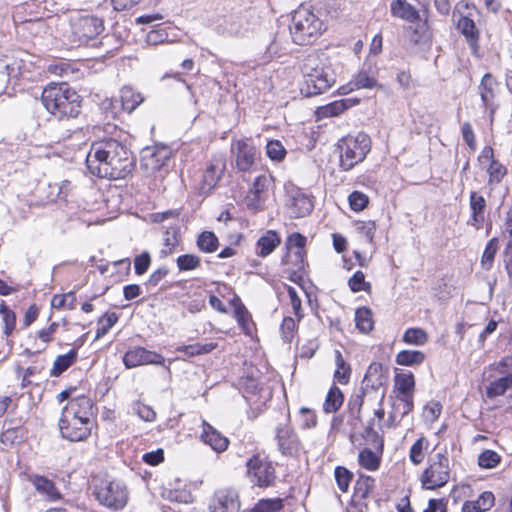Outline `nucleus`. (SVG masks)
Listing matches in <instances>:
<instances>
[{
    "label": "nucleus",
    "mask_w": 512,
    "mask_h": 512,
    "mask_svg": "<svg viewBox=\"0 0 512 512\" xmlns=\"http://www.w3.org/2000/svg\"><path fill=\"white\" fill-rule=\"evenodd\" d=\"M70 143L66 148L77 149L76 160H85L92 175L107 179H123L131 173L134 159L131 152L120 141L107 138L94 142L86 152L88 141L83 129L68 136Z\"/></svg>",
    "instance_id": "nucleus-1"
},
{
    "label": "nucleus",
    "mask_w": 512,
    "mask_h": 512,
    "mask_svg": "<svg viewBox=\"0 0 512 512\" xmlns=\"http://www.w3.org/2000/svg\"><path fill=\"white\" fill-rule=\"evenodd\" d=\"M73 388L66 389V412L72 413V418L66 419V429L69 432L66 439L69 441H83L91 433L92 421L91 408L92 404L88 397L79 396L76 399H70V391Z\"/></svg>",
    "instance_id": "nucleus-2"
},
{
    "label": "nucleus",
    "mask_w": 512,
    "mask_h": 512,
    "mask_svg": "<svg viewBox=\"0 0 512 512\" xmlns=\"http://www.w3.org/2000/svg\"><path fill=\"white\" fill-rule=\"evenodd\" d=\"M325 30L324 22L310 8L301 5L292 13L289 31L295 44H312Z\"/></svg>",
    "instance_id": "nucleus-3"
},
{
    "label": "nucleus",
    "mask_w": 512,
    "mask_h": 512,
    "mask_svg": "<svg viewBox=\"0 0 512 512\" xmlns=\"http://www.w3.org/2000/svg\"><path fill=\"white\" fill-rule=\"evenodd\" d=\"M304 87L307 96H315L328 90L335 83V75L331 67L317 55H308L302 67Z\"/></svg>",
    "instance_id": "nucleus-4"
},
{
    "label": "nucleus",
    "mask_w": 512,
    "mask_h": 512,
    "mask_svg": "<svg viewBox=\"0 0 512 512\" xmlns=\"http://www.w3.org/2000/svg\"><path fill=\"white\" fill-rule=\"evenodd\" d=\"M340 151V167L349 171L362 162L371 149L370 137L365 133L342 138L338 143Z\"/></svg>",
    "instance_id": "nucleus-5"
},
{
    "label": "nucleus",
    "mask_w": 512,
    "mask_h": 512,
    "mask_svg": "<svg viewBox=\"0 0 512 512\" xmlns=\"http://www.w3.org/2000/svg\"><path fill=\"white\" fill-rule=\"evenodd\" d=\"M93 494L101 505L113 510L123 509L128 501L127 488L119 480L95 478Z\"/></svg>",
    "instance_id": "nucleus-6"
},
{
    "label": "nucleus",
    "mask_w": 512,
    "mask_h": 512,
    "mask_svg": "<svg viewBox=\"0 0 512 512\" xmlns=\"http://www.w3.org/2000/svg\"><path fill=\"white\" fill-rule=\"evenodd\" d=\"M71 48L87 44L89 40L97 37L104 29L101 19L88 15L75 13L70 17Z\"/></svg>",
    "instance_id": "nucleus-7"
},
{
    "label": "nucleus",
    "mask_w": 512,
    "mask_h": 512,
    "mask_svg": "<svg viewBox=\"0 0 512 512\" xmlns=\"http://www.w3.org/2000/svg\"><path fill=\"white\" fill-rule=\"evenodd\" d=\"M450 479L449 458L441 453L436 454L429 460L428 467L420 477L422 487L427 490H434L445 486Z\"/></svg>",
    "instance_id": "nucleus-8"
},
{
    "label": "nucleus",
    "mask_w": 512,
    "mask_h": 512,
    "mask_svg": "<svg viewBox=\"0 0 512 512\" xmlns=\"http://www.w3.org/2000/svg\"><path fill=\"white\" fill-rule=\"evenodd\" d=\"M247 473L251 482L259 487H269L275 480V469L272 463L259 455H254L248 460Z\"/></svg>",
    "instance_id": "nucleus-9"
},
{
    "label": "nucleus",
    "mask_w": 512,
    "mask_h": 512,
    "mask_svg": "<svg viewBox=\"0 0 512 512\" xmlns=\"http://www.w3.org/2000/svg\"><path fill=\"white\" fill-rule=\"evenodd\" d=\"M231 152L235 156L237 168L243 172L252 169L258 154L256 147L250 139L233 141Z\"/></svg>",
    "instance_id": "nucleus-10"
},
{
    "label": "nucleus",
    "mask_w": 512,
    "mask_h": 512,
    "mask_svg": "<svg viewBox=\"0 0 512 512\" xmlns=\"http://www.w3.org/2000/svg\"><path fill=\"white\" fill-rule=\"evenodd\" d=\"M210 512H239L238 492L233 488H220L215 491L209 504Z\"/></svg>",
    "instance_id": "nucleus-11"
},
{
    "label": "nucleus",
    "mask_w": 512,
    "mask_h": 512,
    "mask_svg": "<svg viewBox=\"0 0 512 512\" xmlns=\"http://www.w3.org/2000/svg\"><path fill=\"white\" fill-rule=\"evenodd\" d=\"M269 184L270 178L265 174H261L254 179L245 197V204L248 209L258 211L263 208Z\"/></svg>",
    "instance_id": "nucleus-12"
},
{
    "label": "nucleus",
    "mask_w": 512,
    "mask_h": 512,
    "mask_svg": "<svg viewBox=\"0 0 512 512\" xmlns=\"http://www.w3.org/2000/svg\"><path fill=\"white\" fill-rule=\"evenodd\" d=\"M123 362L127 368H134L147 364L164 365L165 358L157 352L136 347L125 353Z\"/></svg>",
    "instance_id": "nucleus-13"
},
{
    "label": "nucleus",
    "mask_w": 512,
    "mask_h": 512,
    "mask_svg": "<svg viewBox=\"0 0 512 512\" xmlns=\"http://www.w3.org/2000/svg\"><path fill=\"white\" fill-rule=\"evenodd\" d=\"M171 152L166 147L145 148L141 157V168L147 173H154L163 168L170 160Z\"/></svg>",
    "instance_id": "nucleus-14"
},
{
    "label": "nucleus",
    "mask_w": 512,
    "mask_h": 512,
    "mask_svg": "<svg viewBox=\"0 0 512 512\" xmlns=\"http://www.w3.org/2000/svg\"><path fill=\"white\" fill-rule=\"evenodd\" d=\"M42 103L44 107L53 115H57L61 120L64 116V92L61 84L51 83L42 92Z\"/></svg>",
    "instance_id": "nucleus-15"
},
{
    "label": "nucleus",
    "mask_w": 512,
    "mask_h": 512,
    "mask_svg": "<svg viewBox=\"0 0 512 512\" xmlns=\"http://www.w3.org/2000/svg\"><path fill=\"white\" fill-rule=\"evenodd\" d=\"M279 451L285 456H294L300 446L296 433L288 425L279 424L276 427V436Z\"/></svg>",
    "instance_id": "nucleus-16"
},
{
    "label": "nucleus",
    "mask_w": 512,
    "mask_h": 512,
    "mask_svg": "<svg viewBox=\"0 0 512 512\" xmlns=\"http://www.w3.org/2000/svg\"><path fill=\"white\" fill-rule=\"evenodd\" d=\"M497 88L498 82L490 73H486L482 77V80L478 86L482 104L484 108L490 110L491 115H493L496 110L494 99L496 97Z\"/></svg>",
    "instance_id": "nucleus-17"
},
{
    "label": "nucleus",
    "mask_w": 512,
    "mask_h": 512,
    "mask_svg": "<svg viewBox=\"0 0 512 512\" xmlns=\"http://www.w3.org/2000/svg\"><path fill=\"white\" fill-rule=\"evenodd\" d=\"M202 427L203 431L201 434V439L204 443L209 445L214 451L218 453L223 452L228 448L229 440L227 437L223 436L206 421H203Z\"/></svg>",
    "instance_id": "nucleus-18"
},
{
    "label": "nucleus",
    "mask_w": 512,
    "mask_h": 512,
    "mask_svg": "<svg viewBox=\"0 0 512 512\" xmlns=\"http://www.w3.org/2000/svg\"><path fill=\"white\" fill-rule=\"evenodd\" d=\"M289 207L293 217L301 218L312 212L313 203L307 195L298 190L291 195Z\"/></svg>",
    "instance_id": "nucleus-19"
},
{
    "label": "nucleus",
    "mask_w": 512,
    "mask_h": 512,
    "mask_svg": "<svg viewBox=\"0 0 512 512\" xmlns=\"http://www.w3.org/2000/svg\"><path fill=\"white\" fill-rule=\"evenodd\" d=\"M394 388L397 392L396 398H413L415 380L411 372L397 373L394 379Z\"/></svg>",
    "instance_id": "nucleus-20"
},
{
    "label": "nucleus",
    "mask_w": 512,
    "mask_h": 512,
    "mask_svg": "<svg viewBox=\"0 0 512 512\" xmlns=\"http://www.w3.org/2000/svg\"><path fill=\"white\" fill-rule=\"evenodd\" d=\"M385 381L382 364L373 362L368 366L362 384L365 386V390L371 388L377 391Z\"/></svg>",
    "instance_id": "nucleus-21"
},
{
    "label": "nucleus",
    "mask_w": 512,
    "mask_h": 512,
    "mask_svg": "<svg viewBox=\"0 0 512 512\" xmlns=\"http://www.w3.org/2000/svg\"><path fill=\"white\" fill-rule=\"evenodd\" d=\"M486 201L483 196L478 195L476 192L470 194V208L472 211L471 220L468 222L476 229H480L484 222V210Z\"/></svg>",
    "instance_id": "nucleus-22"
},
{
    "label": "nucleus",
    "mask_w": 512,
    "mask_h": 512,
    "mask_svg": "<svg viewBox=\"0 0 512 512\" xmlns=\"http://www.w3.org/2000/svg\"><path fill=\"white\" fill-rule=\"evenodd\" d=\"M281 243L280 236L274 230L266 231L257 241V255L266 257Z\"/></svg>",
    "instance_id": "nucleus-23"
},
{
    "label": "nucleus",
    "mask_w": 512,
    "mask_h": 512,
    "mask_svg": "<svg viewBox=\"0 0 512 512\" xmlns=\"http://www.w3.org/2000/svg\"><path fill=\"white\" fill-rule=\"evenodd\" d=\"M494 495L490 491L483 492L476 500L466 501L462 506V512H485L494 505Z\"/></svg>",
    "instance_id": "nucleus-24"
},
{
    "label": "nucleus",
    "mask_w": 512,
    "mask_h": 512,
    "mask_svg": "<svg viewBox=\"0 0 512 512\" xmlns=\"http://www.w3.org/2000/svg\"><path fill=\"white\" fill-rule=\"evenodd\" d=\"M457 27L460 30V32L466 37L470 48L472 49L473 53H475L478 47L477 44L479 33L474 21L466 16H462L458 20Z\"/></svg>",
    "instance_id": "nucleus-25"
},
{
    "label": "nucleus",
    "mask_w": 512,
    "mask_h": 512,
    "mask_svg": "<svg viewBox=\"0 0 512 512\" xmlns=\"http://www.w3.org/2000/svg\"><path fill=\"white\" fill-rule=\"evenodd\" d=\"M391 13L409 22H413L419 18L417 9L406 0H393L391 3Z\"/></svg>",
    "instance_id": "nucleus-26"
},
{
    "label": "nucleus",
    "mask_w": 512,
    "mask_h": 512,
    "mask_svg": "<svg viewBox=\"0 0 512 512\" xmlns=\"http://www.w3.org/2000/svg\"><path fill=\"white\" fill-rule=\"evenodd\" d=\"M223 170L224 164L222 161L211 163L203 174L201 190L203 192L210 191L217 184Z\"/></svg>",
    "instance_id": "nucleus-27"
},
{
    "label": "nucleus",
    "mask_w": 512,
    "mask_h": 512,
    "mask_svg": "<svg viewBox=\"0 0 512 512\" xmlns=\"http://www.w3.org/2000/svg\"><path fill=\"white\" fill-rule=\"evenodd\" d=\"M358 102V99L354 98L342 99L320 107L318 112L324 117L338 116L348 108L356 105Z\"/></svg>",
    "instance_id": "nucleus-28"
},
{
    "label": "nucleus",
    "mask_w": 512,
    "mask_h": 512,
    "mask_svg": "<svg viewBox=\"0 0 512 512\" xmlns=\"http://www.w3.org/2000/svg\"><path fill=\"white\" fill-rule=\"evenodd\" d=\"M143 100V96L134 91L132 87L124 86L120 90L122 108L128 113L133 112L143 102Z\"/></svg>",
    "instance_id": "nucleus-29"
},
{
    "label": "nucleus",
    "mask_w": 512,
    "mask_h": 512,
    "mask_svg": "<svg viewBox=\"0 0 512 512\" xmlns=\"http://www.w3.org/2000/svg\"><path fill=\"white\" fill-rule=\"evenodd\" d=\"M31 481L36 490L39 493L46 495L48 500L54 501L61 498V494L56 490L54 483L51 480L43 476L35 475L32 477Z\"/></svg>",
    "instance_id": "nucleus-30"
},
{
    "label": "nucleus",
    "mask_w": 512,
    "mask_h": 512,
    "mask_svg": "<svg viewBox=\"0 0 512 512\" xmlns=\"http://www.w3.org/2000/svg\"><path fill=\"white\" fill-rule=\"evenodd\" d=\"M350 90L354 89H370L378 85L376 76L370 70H360L353 80L349 83Z\"/></svg>",
    "instance_id": "nucleus-31"
},
{
    "label": "nucleus",
    "mask_w": 512,
    "mask_h": 512,
    "mask_svg": "<svg viewBox=\"0 0 512 512\" xmlns=\"http://www.w3.org/2000/svg\"><path fill=\"white\" fill-rule=\"evenodd\" d=\"M306 244V237L301 235L300 233H293L288 236L286 246L288 249L296 248V251L294 252V257L296 259V268L302 269L303 268V248Z\"/></svg>",
    "instance_id": "nucleus-32"
},
{
    "label": "nucleus",
    "mask_w": 512,
    "mask_h": 512,
    "mask_svg": "<svg viewBox=\"0 0 512 512\" xmlns=\"http://www.w3.org/2000/svg\"><path fill=\"white\" fill-rule=\"evenodd\" d=\"M232 303L235 305L234 316L237 320V323L242 328L244 333L251 334V329H252L253 324H252V319H251V315H250L249 311L240 302L238 297H236Z\"/></svg>",
    "instance_id": "nucleus-33"
},
{
    "label": "nucleus",
    "mask_w": 512,
    "mask_h": 512,
    "mask_svg": "<svg viewBox=\"0 0 512 512\" xmlns=\"http://www.w3.org/2000/svg\"><path fill=\"white\" fill-rule=\"evenodd\" d=\"M344 396L341 390L333 385L326 396V399L323 404V410L325 413H334L336 412L343 404Z\"/></svg>",
    "instance_id": "nucleus-34"
},
{
    "label": "nucleus",
    "mask_w": 512,
    "mask_h": 512,
    "mask_svg": "<svg viewBox=\"0 0 512 512\" xmlns=\"http://www.w3.org/2000/svg\"><path fill=\"white\" fill-rule=\"evenodd\" d=\"M335 364L336 370L334 372V379L341 385H345L350 380L351 368L347 364L339 350H335Z\"/></svg>",
    "instance_id": "nucleus-35"
},
{
    "label": "nucleus",
    "mask_w": 512,
    "mask_h": 512,
    "mask_svg": "<svg viewBox=\"0 0 512 512\" xmlns=\"http://www.w3.org/2000/svg\"><path fill=\"white\" fill-rule=\"evenodd\" d=\"M244 512H284V503L281 498L261 499L253 508Z\"/></svg>",
    "instance_id": "nucleus-36"
},
{
    "label": "nucleus",
    "mask_w": 512,
    "mask_h": 512,
    "mask_svg": "<svg viewBox=\"0 0 512 512\" xmlns=\"http://www.w3.org/2000/svg\"><path fill=\"white\" fill-rule=\"evenodd\" d=\"M510 387H512V374H507L490 383L486 389L487 397L494 398L503 395Z\"/></svg>",
    "instance_id": "nucleus-37"
},
{
    "label": "nucleus",
    "mask_w": 512,
    "mask_h": 512,
    "mask_svg": "<svg viewBox=\"0 0 512 512\" xmlns=\"http://www.w3.org/2000/svg\"><path fill=\"white\" fill-rule=\"evenodd\" d=\"M66 117L76 118L81 113L82 97L75 91L66 89Z\"/></svg>",
    "instance_id": "nucleus-38"
},
{
    "label": "nucleus",
    "mask_w": 512,
    "mask_h": 512,
    "mask_svg": "<svg viewBox=\"0 0 512 512\" xmlns=\"http://www.w3.org/2000/svg\"><path fill=\"white\" fill-rule=\"evenodd\" d=\"M425 354L419 350H402L396 355V363L402 366H413L423 363Z\"/></svg>",
    "instance_id": "nucleus-39"
},
{
    "label": "nucleus",
    "mask_w": 512,
    "mask_h": 512,
    "mask_svg": "<svg viewBox=\"0 0 512 512\" xmlns=\"http://www.w3.org/2000/svg\"><path fill=\"white\" fill-rule=\"evenodd\" d=\"M198 248L205 253H213L218 249L219 241L211 231L202 232L197 238Z\"/></svg>",
    "instance_id": "nucleus-40"
},
{
    "label": "nucleus",
    "mask_w": 512,
    "mask_h": 512,
    "mask_svg": "<svg viewBox=\"0 0 512 512\" xmlns=\"http://www.w3.org/2000/svg\"><path fill=\"white\" fill-rule=\"evenodd\" d=\"M356 327L363 333L373 329L372 312L369 308L361 307L355 312Z\"/></svg>",
    "instance_id": "nucleus-41"
},
{
    "label": "nucleus",
    "mask_w": 512,
    "mask_h": 512,
    "mask_svg": "<svg viewBox=\"0 0 512 512\" xmlns=\"http://www.w3.org/2000/svg\"><path fill=\"white\" fill-rule=\"evenodd\" d=\"M358 462L361 467L369 471H376L380 466L381 458L372 450L365 448L360 451Z\"/></svg>",
    "instance_id": "nucleus-42"
},
{
    "label": "nucleus",
    "mask_w": 512,
    "mask_h": 512,
    "mask_svg": "<svg viewBox=\"0 0 512 512\" xmlns=\"http://www.w3.org/2000/svg\"><path fill=\"white\" fill-rule=\"evenodd\" d=\"M374 487V478L360 475L355 483L354 495L359 499H366Z\"/></svg>",
    "instance_id": "nucleus-43"
},
{
    "label": "nucleus",
    "mask_w": 512,
    "mask_h": 512,
    "mask_svg": "<svg viewBox=\"0 0 512 512\" xmlns=\"http://www.w3.org/2000/svg\"><path fill=\"white\" fill-rule=\"evenodd\" d=\"M217 344L210 342L206 344H190V345H183L177 348V351L184 352L187 356L193 357L198 355H203L210 353L216 348Z\"/></svg>",
    "instance_id": "nucleus-44"
},
{
    "label": "nucleus",
    "mask_w": 512,
    "mask_h": 512,
    "mask_svg": "<svg viewBox=\"0 0 512 512\" xmlns=\"http://www.w3.org/2000/svg\"><path fill=\"white\" fill-rule=\"evenodd\" d=\"M429 447V441L425 437H420L412 445L409 451V459L415 464L419 465L424 460V451Z\"/></svg>",
    "instance_id": "nucleus-45"
},
{
    "label": "nucleus",
    "mask_w": 512,
    "mask_h": 512,
    "mask_svg": "<svg viewBox=\"0 0 512 512\" xmlns=\"http://www.w3.org/2000/svg\"><path fill=\"white\" fill-rule=\"evenodd\" d=\"M163 242H164V248L161 249L160 255H161V257H166V256L170 255L174 251L176 246L178 245V242H179L178 229L175 227H171L168 230H166L164 237H163Z\"/></svg>",
    "instance_id": "nucleus-46"
},
{
    "label": "nucleus",
    "mask_w": 512,
    "mask_h": 512,
    "mask_svg": "<svg viewBox=\"0 0 512 512\" xmlns=\"http://www.w3.org/2000/svg\"><path fill=\"white\" fill-rule=\"evenodd\" d=\"M118 321V316L116 313H105L102 315L97 323V330L95 339H100L115 325Z\"/></svg>",
    "instance_id": "nucleus-47"
},
{
    "label": "nucleus",
    "mask_w": 512,
    "mask_h": 512,
    "mask_svg": "<svg viewBox=\"0 0 512 512\" xmlns=\"http://www.w3.org/2000/svg\"><path fill=\"white\" fill-rule=\"evenodd\" d=\"M218 33L228 36H236L241 32V24L233 17L224 18L221 23L217 25Z\"/></svg>",
    "instance_id": "nucleus-48"
},
{
    "label": "nucleus",
    "mask_w": 512,
    "mask_h": 512,
    "mask_svg": "<svg viewBox=\"0 0 512 512\" xmlns=\"http://www.w3.org/2000/svg\"><path fill=\"white\" fill-rule=\"evenodd\" d=\"M403 341L411 345H424L428 341V336L420 328H409L403 335Z\"/></svg>",
    "instance_id": "nucleus-49"
},
{
    "label": "nucleus",
    "mask_w": 512,
    "mask_h": 512,
    "mask_svg": "<svg viewBox=\"0 0 512 512\" xmlns=\"http://www.w3.org/2000/svg\"><path fill=\"white\" fill-rule=\"evenodd\" d=\"M497 250H498L497 238L490 239L485 247V250H484L482 258H481V264L485 270H489L492 267L494 257H495Z\"/></svg>",
    "instance_id": "nucleus-50"
},
{
    "label": "nucleus",
    "mask_w": 512,
    "mask_h": 512,
    "mask_svg": "<svg viewBox=\"0 0 512 512\" xmlns=\"http://www.w3.org/2000/svg\"><path fill=\"white\" fill-rule=\"evenodd\" d=\"M0 314L4 322V334L9 336L16 326V315L4 303L0 305Z\"/></svg>",
    "instance_id": "nucleus-51"
},
{
    "label": "nucleus",
    "mask_w": 512,
    "mask_h": 512,
    "mask_svg": "<svg viewBox=\"0 0 512 512\" xmlns=\"http://www.w3.org/2000/svg\"><path fill=\"white\" fill-rule=\"evenodd\" d=\"M501 457L493 450H484L478 456V464L485 469L495 468L500 463Z\"/></svg>",
    "instance_id": "nucleus-52"
},
{
    "label": "nucleus",
    "mask_w": 512,
    "mask_h": 512,
    "mask_svg": "<svg viewBox=\"0 0 512 512\" xmlns=\"http://www.w3.org/2000/svg\"><path fill=\"white\" fill-rule=\"evenodd\" d=\"M335 480L338 488L342 492H347L350 482L352 480L353 474L348 469L342 466H338L334 471Z\"/></svg>",
    "instance_id": "nucleus-53"
},
{
    "label": "nucleus",
    "mask_w": 512,
    "mask_h": 512,
    "mask_svg": "<svg viewBox=\"0 0 512 512\" xmlns=\"http://www.w3.org/2000/svg\"><path fill=\"white\" fill-rule=\"evenodd\" d=\"M297 331L296 321L292 317H285L280 325V333L284 342L291 343Z\"/></svg>",
    "instance_id": "nucleus-54"
},
{
    "label": "nucleus",
    "mask_w": 512,
    "mask_h": 512,
    "mask_svg": "<svg viewBox=\"0 0 512 512\" xmlns=\"http://www.w3.org/2000/svg\"><path fill=\"white\" fill-rule=\"evenodd\" d=\"M132 411L137 414L140 419L146 422H152L156 418V412L153 408L139 401L133 403Z\"/></svg>",
    "instance_id": "nucleus-55"
},
{
    "label": "nucleus",
    "mask_w": 512,
    "mask_h": 512,
    "mask_svg": "<svg viewBox=\"0 0 512 512\" xmlns=\"http://www.w3.org/2000/svg\"><path fill=\"white\" fill-rule=\"evenodd\" d=\"M267 156L274 161H281L286 155V150L278 140L269 141L266 146Z\"/></svg>",
    "instance_id": "nucleus-56"
},
{
    "label": "nucleus",
    "mask_w": 512,
    "mask_h": 512,
    "mask_svg": "<svg viewBox=\"0 0 512 512\" xmlns=\"http://www.w3.org/2000/svg\"><path fill=\"white\" fill-rule=\"evenodd\" d=\"M200 265V258L193 254H184L177 258V267L180 271L196 269Z\"/></svg>",
    "instance_id": "nucleus-57"
},
{
    "label": "nucleus",
    "mask_w": 512,
    "mask_h": 512,
    "mask_svg": "<svg viewBox=\"0 0 512 512\" xmlns=\"http://www.w3.org/2000/svg\"><path fill=\"white\" fill-rule=\"evenodd\" d=\"M348 200L353 211H362L366 208L369 202L368 196L359 191L352 192L349 195Z\"/></svg>",
    "instance_id": "nucleus-58"
},
{
    "label": "nucleus",
    "mask_w": 512,
    "mask_h": 512,
    "mask_svg": "<svg viewBox=\"0 0 512 512\" xmlns=\"http://www.w3.org/2000/svg\"><path fill=\"white\" fill-rule=\"evenodd\" d=\"M348 284L353 292L365 291L370 287V284L365 282L364 273L361 271L355 272L349 279Z\"/></svg>",
    "instance_id": "nucleus-59"
},
{
    "label": "nucleus",
    "mask_w": 512,
    "mask_h": 512,
    "mask_svg": "<svg viewBox=\"0 0 512 512\" xmlns=\"http://www.w3.org/2000/svg\"><path fill=\"white\" fill-rule=\"evenodd\" d=\"M287 291H288L290 304L293 309V312H294L295 316L298 318V321H300L304 316L302 313L301 299L298 296L295 288L289 286Z\"/></svg>",
    "instance_id": "nucleus-60"
},
{
    "label": "nucleus",
    "mask_w": 512,
    "mask_h": 512,
    "mask_svg": "<svg viewBox=\"0 0 512 512\" xmlns=\"http://www.w3.org/2000/svg\"><path fill=\"white\" fill-rule=\"evenodd\" d=\"M151 263V257L148 252H143L137 256L134 260L135 273L137 275H143L147 272Z\"/></svg>",
    "instance_id": "nucleus-61"
},
{
    "label": "nucleus",
    "mask_w": 512,
    "mask_h": 512,
    "mask_svg": "<svg viewBox=\"0 0 512 512\" xmlns=\"http://www.w3.org/2000/svg\"><path fill=\"white\" fill-rule=\"evenodd\" d=\"M364 396H366L365 389L361 394H356L349 400L348 406L350 412L356 419L360 418V411L364 402Z\"/></svg>",
    "instance_id": "nucleus-62"
},
{
    "label": "nucleus",
    "mask_w": 512,
    "mask_h": 512,
    "mask_svg": "<svg viewBox=\"0 0 512 512\" xmlns=\"http://www.w3.org/2000/svg\"><path fill=\"white\" fill-rule=\"evenodd\" d=\"M441 411L442 406L439 402H431L425 407L424 416L428 421L434 422L439 418Z\"/></svg>",
    "instance_id": "nucleus-63"
},
{
    "label": "nucleus",
    "mask_w": 512,
    "mask_h": 512,
    "mask_svg": "<svg viewBox=\"0 0 512 512\" xmlns=\"http://www.w3.org/2000/svg\"><path fill=\"white\" fill-rule=\"evenodd\" d=\"M490 180L499 182L506 173L505 167L499 162L492 160L488 169Z\"/></svg>",
    "instance_id": "nucleus-64"
}]
</instances>
